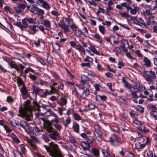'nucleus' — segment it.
<instances>
[{
    "label": "nucleus",
    "instance_id": "obj_1",
    "mask_svg": "<svg viewBox=\"0 0 157 157\" xmlns=\"http://www.w3.org/2000/svg\"><path fill=\"white\" fill-rule=\"evenodd\" d=\"M33 108L30 106L29 101L25 102L23 109L20 108L19 112L21 117L27 121H31L33 118L32 112Z\"/></svg>",
    "mask_w": 157,
    "mask_h": 157
},
{
    "label": "nucleus",
    "instance_id": "obj_2",
    "mask_svg": "<svg viewBox=\"0 0 157 157\" xmlns=\"http://www.w3.org/2000/svg\"><path fill=\"white\" fill-rule=\"evenodd\" d=\"M44 147L49 155L52 157H54L61 152L58 145L53 142L49 143V146L44 145Z\"/></svg>",
    "mask_w": 157,
    "mask_h": 157
},
{
    "label": "nucleus",
    "instance_id": "obj_3",
    "mask_svg": "<svg viewBox=\"0 0 157 157\" xmlns=\"http://www.w3.org/2000/svg\"><path fill=\"white\" fill-rule=\"evenodd\" d=\"M146 81L149 84L152 83L153 79L156 78V76L155 72L151 70L150 71H145L144 77Z\"/></svg>",
    "mask_w": 157,
    "mask_h": 157
},
{
    "label": "nucleus",
    "instance_id": "obj_4",
    "mask_svg": "<svg viewBox=\"0 0 157 157\" xmlns=\"http://www.w3.org/2000/svg\"><path fill=\"white\" fill-rule=\"evenodd\" d=\"M47 132L49 133V136L52 139L55 140L59 139L60 136L59 132L54 130V128Z\"/></svg>",
    "mask_w": 157,
    "mask_h": 157
},
{
    "label": "nucleus",
    "instance_id": "obj_5",
    "mask_svg": "<svg viewBox=\"0 0 157 157\" xmlns=\"http://www.w3.org/2000/svg\"><path fill=\"white\" fill-rule=\"evenodd\" d=\"M109 139L111 142V144L113 146L117 147L119 145L120 142L117 137L115 136L110 137Z\"/></svg>",
    "mask_w": 157,
    "mask_h": 157
},
{
    "label": "nucleus",
    "instance_id": "obj_6",
    "mask_svg": "<svg viewBox=\"0 0 157 157\" xmlns=\"http://www.w3.org/2000/svg\"><path fill=\"white\" fill-rule=\"evenodd\" d=\"M41 6L47 10H49L50 8V5L49 3L44 0H38Z\"/></svg>",
    "mask_w": 157,
    "mask_h": 157
},
{
    "label": "nucleus",
    "instance_id": "obj_7",
    "mask_svg": "<svg viewBox=\"0 0 157 157\" xmlns=\"http://www.w3.org/2000/svg\"><path fill=\"white\" fill-rule=\"evenodd\" d=\"M28 9L30 12L34 13L35 14H36L37 10L38 9L37 7V5L34 4L27 6Z\"/></svg>",
    "mask_w": 157,
    "mask_h": 157
},
{
    "label": "nucleus",
    "instance_id": "obj_8",
    "mask_svg": "<svg viewBox=\"0 0 157 157\" xmlns=\"http://www.w3.org/2000/svg\"><path fill=\"white\" fill-rule=\"evenodd\" d=\"M22 97L23 99H26L28 97L27 91L25 85L23 84L22 88L21 89Z\"/></svg>",
    "mask_w": 157,
    "mask_h": 157
},
{
    "label": "nucleus",
    "instance_id": "obj_9",
    "mask_svg": "<svg viewBox=\"0 0 157 157\" xmlns=\"http://www.w3.org/2000/svg\"><path fill=\"white\" fill-rule=\"evenodd\" d=\"M133 8H131V7H128V10H130V13L132 14H136L138 11L139 10L140 8L138 6L135 7L133 6Z\"/></svg>",
    "mask_w": 157,
    "mask_h": 157
},
{
    "label": "nucleus",
    "instance_id": "obj_10",
    "mask_svg": "<svg viewBox=\"0 0 157 157\" xmlns=\"http://www.w3.org/2000/svg\"><path fill=\"white\" fill-rule=\"evenodd\" d=\"M44 124L46 125V128L47 131H50L51 130L53 129L54 128L51 126L52 125V123L50 121L44 119Z\"/></svg>",
    "mask_w": 157,
    "mask_h": 157
},
{
    "label": "nucleus",
    "instance_id": "obj_11",
    "mask_svg": "<svg viewBox=\"0 0 157 157\" xmlns=\"http://www.w3.org/2000/svg\"><path fill=\"white\" fill-rule=\"evenodd\" d=\"M81 78L82 81L80 82L82 85H88V81L89 80L88 76L83 75L81 76Z\"/></svg>",
    "mask_w": 157,
    "mask_h": 157
},
{
    "label": "nucleus",
    "instance_id": "obj_12",
    "mask_svg": "<svg viewBox=\"0 0 157 157\" xmlns=\"http://www.w3.org/2000/svg\"><path fill=\"white\" fill-rule=\"evenodd\" d=\"M144 65L147 67H150L151 66L152 63L149 59L147 57H144L143 60Z\"/></svg>",
    "mask_w": 157,
    "mask_h": 157
},
{
    "label": "nucleus",
    "instance_id": "obj_13",
    "mask_svg": "<svg viewBox=\"0 0 157 157\" xmlns=\"http://www.w3.org/2000/svg\"><path fill=\"white\" fill-rule=\"evenodd\" d=\"M58 24L63 29L65 33L68 32L69 27L68 25H66L65 24L62 23L61 22H59Z\"/></svg>",
    "mask_w": 157,
    "mask_h": 157
},
{
    "label": "nucleus",
    "instance_id": "obj_14",
    "mask_svg": "<svg viewBox=\"0 0 157 157\" xmlns=\"http://www.w3.org/2000/svg\"><path fill=\"white\" fill-rule=\"evenodd\" d=\"M81 145L84 150H88L90 147V144L85 142H82Z\"/></svg>",
    "mask_w": 157,
    "mask_h": 157
},
{
    "label": "nucleus",
    "instance_id": "obj_15",
    "mask_svg": "<svg viewBox=\"0 0 157 157\" xmlns=\"http://www.w3.org/2000/svg\"><path fill=\"white\" fill-rule=\"evenodd\" d=\"M94 131L98 135H102L103 133L101 131V128L99 126L97 125H95L94 126Z\"/></svg>",
    "mask_w": 157,
    "mask_h": 157
},
{
    "label": "nucleus",
    "instance_id": "obj_16",
    "mask_svg": "<svg viewBox=\"0 0 157 157\" xmlns=\"http://www.w3.org/2000/svg\"><path fill=\"white\" fill-rule=\"evenodd\" d=\"M147 144V142L146 143L143 144H141V143L139 142H137L135 144L136 147L138 149L143 148L145 147L146 145Z\"/></svg>",
    "mask_w": 157,
    "mask_h": 157
},
{
    "label": "nucleus",
    "instance_id": "obj_17",
    "mask_svg": "<svg viewBox=\"0 0 157 157\" xmlns=\"http://www.w3.org/2000/svg\"><path fill=\"white\" fill-rule=\"evenodd\" d=\"M9 63L11 68H13L15 69L17 71H19V67L14 62L11 61L10 62H9Z\"/></svg>",
    "mask_w": 157,
    "mask_h": 157
},
{
    "label": "nucleus",
    "instance_id": "obj_18",
    "mask_svg": "<svg viewBox=\"0 0 157 157\" xmlns=\"http://www.w3.org/2000/svg\"><path fill=\"white\" fill-rule=\"evenodd\" d=\"M153 15V13H152L150 15H149L148 17H145L147 20V23L148 25H150L151 24V20L155 17Z\"/></svg>",
    "mask_w": 157,
    "mask_h": 157
},
{
    "label": "nucleus",
    "instance_id": "obj_19",
    "mask_svg": "<svg viewBox=\"0 0 157 157\" xmlns=\"http://www.w3.org/2000/svg\"><path fill=\"white\" fill-rule=\"evenodd\" d=\"M19 125L25 130H26L28 127V126L27 123L24 121H20V122L19 124Z\"/></svg>",
    "mask_w": 157,
    "mask_h": 157
},
{
    "label": "nucleus",
    "instance_id": "obj_20",
    "mask_svg": "<svg viewBox=\"0 0 157 157\" xmlns=\"http://www.w3.org/2000/svg\"><path fill=\"white\" fill-rule=\"evenodd\" d=\"M9 122L13 127H16L19 125V123L15 120L10 119L9 120Z\"/></svg>",
    "mask_w": 157,
    "mask_h": 157
},
{
    "label": "nucleus",
    "instance_id": "obj_21",
    "mask_svg": "<svg viewBox=\"0 0 157 157\" xmlns=\"http://www.w3.org/2000/svg\"><path fill=\"white\" fill-rule=\"evenodd\" d=\"M89 94L90 92L89 89L86 88L85 90L83 92L81 96L83 98H85Z\"/></svg>",
    "mask_w": 157,
    "mask_h": 157
},
{
    "label": "nucleus",
    "instance_id": "obj_22",
    "mask_svg": "<svg viewBox=\"0 0 157 157\" xmlns=\"http://www.w3.org/2000/svg\"><path fill=\"white\" fill-rule=\"evenodd\" d=\"M13 24L14 25L19 27L22 31H23L24 29H25L23 26L22 24L20 22L18 21L14 22Z\"/></svg>",
    "mask_w": 157,
    "mask_h": 157
},
{
    "label": "nucleus",
    "instance_id": "obj_23",
    "mask_svg": "<svg viewBox=\"0 0 157 157\" xmlns=\"http://www.w3.org/2000/svg\"><path fill=\"white\" fill-rule=\"evenodd\" d=\"M60 104L61 105H65L67 102L66 98L65 97H62L60 98Z\"/></svg>",
    "mask_w": 157,
    "mask_h": 157
},
{
    "label": "nucleus",
    "instance_id": "obj_24",
    "mask_svg": "<svg viewBox=\"0 0 157 157\" xmlns=\"http://www.w3.org/2000/svg\"><path fill=\"white\" fill-rule=\"evenodd\" d=\"M121 47H128V42L125 39L123 40H121Z\"/></svg>",
    "mask_w": 157,
    "mask_h": 157
},
{
    "label": "nucleus",
    "instance_id": "obj_25",
    "mask_svg": "<svg viewBox=\"0 0 157 157\" xmlns=\"http://www.w3.org/2000/svg\"><path fill=\"white\" fill-rule=\"evenodd\" d=\"M137 84L136 83V84L134 85V86L133 87H131L129 89V90L130 92L132 93L134 92H137Z\"/></svg>",
    "mask_w": 157,
    "mask_h": 157
},
{
    "label": "nucleus",
    "instance_id": "obj_26",
    "mask_svg": "<svg viewBox=\"0 0 157 157\" xmlns=\"http://www.w3.org/2000/svg\"><path fill=\"white\" fill-rule=\"evenodd\" d=\"M137 89L138 92H141L145 90V87L142 85H140V84L138 83L137 84Z\"/></svg>",
    "mask_w": 157,
    "mask_h": 157
},
{
    "label": "nucleus",
    "instance_id": "obj_27",
    "mask_svg": "<svg viewBox=\"0 0 157 157\" xmlns=\"http://www.w3.org/2000/svg\"><path fill=\"white\" fill-rule=\"evenodd\" d=\"M74 33L75 36L77 37L79 36L82 34V32L78 28L75 30Z\"/></svg>",
    "mask_w": 157,
    "mask_h": 157
},
{
    "label": "nucleus",
    "instance_id": "obj_28",
    "mask_svg": "<svg viewBox=\"0 0 157 157\" xmlns=\"http://www.w3.org/2000/svg\"><path fill=\"white\" fill-rule=\"evenodd\" d=\"M92 152L94 155L96 157H97L99 155V151L96 148H93L92 150Z\"/></svg>",
    "mask_w": 157,
    "mask_h": 157
},
{
    "label": "nucleus",
    "instance_id": "obj_29",
    "mask_svg": "<svg viewBox=\"0 0 157 157\" xmlns=\"http://www.w3.org/2000/svg\"><path fill=\"white\" fill-rule=\"evenodd\" d=\"M34 105H33V109L35 110H36L38 111H39L40 110V106L39 105V104L36 102H33Z\"/></svg>",
    "mask_w": 157,
    "mask_h": 157
},
{
    "label": "nucleus",
    "instance_id": "obj_30",
    "mask_svg": "<svg viewBox=\"0 0 157 157\" xmlns=\"http://www.w3.org/2000/svg\"><path fill=\"white\" fill-rule=\"evenodd\" d=\"M27 20H26V17L23 19L22 20L21 22L23 26L25 29H26L28 27V24L27 22Z\"/></svg>",
    "mask_w": 157,
    "mask_h": 157
},
{
    "label": "nucleus",
    "instance_id": "obj_31",
    "mask_svg": "<svg viewBox=\"0 0 157 157\" xmlns=\"http://www.w3.org/2000/svg\"><path fill=\"white\" fill-rule=\"evenodd\" d=\"M53 125L55 128L57 130L60 131L62 128V127L59 124H53Z\"/></svg>",
    "mask_w": 157,
    "mask_h": 157
},
{
    "label": "nucleus",
    "instance_id": "obj_32",
    "mask_svg": "<svg viewBox=\"0 0 157 157\" xmlns=\"http://www.w3.org/2000/svg\"><path fill=\"white\" fill-rule=\"evenodd\" d=\"M54 116L55 117V118L53 119H52L51 121L52 122H55V123H54V124H59V123H61V122L59 121L58 117V116L55 114L54 115Z\"/></svg>",
    "mask_w": 157,
    "mask_h": 157
},
{
    "label": "nucleus",
    "instance_id": "obj_33",
    "mask_svg": "<svg viewBox=\"0 0 157 157\" xmlns=\"http://www.w3.org/2000/svg\"><path fill=\"white\" fill-rule=\"evenodd\" d=\"M89 48L94 53L97 55H100V54L99 53L98 51L94 46H91Z\"/></svg>",
    "mask_w": 157,
    "mask_h": 157
},
{
    "label": "nucleus",
    "instance_id": "obj_34",
    "mask_svg": "<svg viewBox=\"0 0 157 157\" xmlns=\"http://www.w3.org/2000/svg\"><path fill=\"white\" fill-rule=\"evenodd\" d=\"M152 13L149 10H146V11L143 12V14L145 17H148L149 15L151 14Z\"/></svg>",
    "mask_w": 157,
    "mask_h": 157
},
{
    "label": "nucleus",
    "instance_id": "obj_35",
    "mask_svg": "<svg viewBox=\"0 0 157 157\" xmlns=\"http://www.w3.org/2000/svg\"><path fill=\"white\" fill-rule=\"evenodd\" d=\"M138 129L139 130L142 131V132L145 133L149 131L148 130V129H146L144 127V126H139L138 127Z\"/></svg>",
    "mask_w": 157,
    "mask_h": 157
},
{
    "label": "nucleus",
    "instance_id": "obj_36",
    "mask_svg": "<svg viewBox=\"0 0 157 157\" xmlns=\"http://www.w3.org/2000/svg\"><path fill=\"white\" fill-rule=\"evenodd\" d=\"M76 49L79 51L84 52L85 53V51L83 47L80 45H78L76 46Z\"/></svg>",
    "mask_w": 157,
    "mask_h": 157
},
{
    "label": "nucleus",
    "instance_id": "obj_37",
    "mask_svg": "<svg viewBox=\"0 0 157 157\" xmlns=\"http://www.w3.org/2000/svg\"><path fill=\"white\" fill-rule=\"evenodd\" d=\"M52 93L51 91L48 92V90H46V91L44 92L43 94L41 95V97L43 98H45L47 95H49Z\"/></svg>",
    "mask_w": 157,
    "mask_h": 157
},
{
    "label": "nucleus",
    "instance_id": "obj_38",
    "mask_svg": "<svg viewBox=\"0 0 157 157\" xmlns=\"http://www.w3.org/2000/svg\"><path fill=\"white\" fill-rule=\"evenodd\" d=\"M99 29L100 33L102 34H104L105 31V27L102 25L99 26Z\"/></svg>",
    "mask_w": 157,
    "mask_h": 157
},
{
    "label": "nucleus",
    "instance_id": "obj_39",
    "mask_svg": "<svg viewBox=\"0 0 157 157\" xmlns=\"http://www.w3.org/2000/svg\"><path fill=\"white\" fill-rule=\"evenodd\" d=\"M137 23H138V25H140V24L144 25L145 26L146 25V24L144 22V21L141 18H139L138 19Z\"/></svg>",
    "mask_w": 157,
    "mask_h": 157
},
{
    "label": "nucleus",
    "instance_id": "obj_40",
    "mask_svg": "<svg viewBox=\"0 0 157 157\" xmlns=\"http://www.w3.org/2000/svg\"><path fill=\"white\" fill-rule=\"evenodd\" d=\"M3 127L7 133H10L12 131V130L10 129L9 127L6 125L4 124L3 125Z\"/></svg>",
    "mask_w": 157,
    "mask_h": 157
},
{
    "label": "nucleus",
    "instance_id": "obj_41",
    "mask_svg": "<svg viewBox=\"0 0 157 157\" xmlns=\"http://www.w3.org/2000/svg\"><path fill=\"white\" fill-rule=\"evenodd\" d=\"M44 26L47 28H49L51 25V23L50 21L48 20H44Z\"/></svg>",
    "mask_w": 157,
    "mask_h": 157
},
{
    "label": "nucleus",
    "instance_id": "obj_42",
    "mask_svg": "<svg viewBox=\"0 0 157 157\" xmlns=\"http://www.w3.org/2000/svg\"><path fill=\"white\" fill-rule=\"evenodd\" d=\"M16 80L17 81V83L18 84L19 86L22 85L23 86V84L25 85L23 81L21 78L17 77Z\"/></svg>",
    "mask_w": 157,
    "mask_h": 157
},
{
    "label": "nucleus",
    "instance_id": "obj_43",
    "mask_svg": "<svg viewBox=\"0 0 157 157\" xmlns=\"http://www.w3.org/2000/svg\"><path fill=\"white\" fill-rule=\"evenodd\" d=\"M36 26L34 25H31L29 27L30 29L33 32V34L35 33L37 31L36 29Z\"/></svg>",
    "mask_w": 157,
    "mask_h": 157
},
{
    "label": "nucleus",
    "instance_id": "obj_44",
    "mask_svg": "<svg viewBox=\"0 0 157 157\" xmlns=\"http://www.w3.org/2000/svg\"><path fill=\"white\" fill-rule=\"evenodd\" d=\"M28 142L29 143V144L32 148L33 149H35L36 148V146L33 144L31 141V140L29 139L27 140Z\"/></svg>",
    "mask_w": 157,
    "mask_h": 157
},
{
    "label": "nucleus",
    "instance_id": "obj_45",
    "mask_svg": "<svg viewBox=\"0 0 157 157\" xmlns=\"http://www.w3.org/2000/svg\"><path fill=\"white\" fill-rule=\"evenodd\" d=\"M73 128L74 129V131L77 132L78 133L79 131V125L77 124H75Z\"/></svg>",
    "mask_w": 157,
    "mask_h": 157
},
{
    "label": "nucleus",
    "instance_id": "obj_46",
    "mask_svg": "<svg viewBox=\"0 0 157 157\" xmlns=\"http://www.w3.org/2000/svg\"><path fill=\"white\" fill-rule=\"evenodd\" d=\"M136 109L140 113H142L144 112V108L143 107H141L139 105H138L137 106Z\"/></svg>",
    "mask_w": 157,
    "mask_h": 157
},
{
    "label": "nucleus",
    "instance_id": "obj_47",
    "mask_svg": "<svg viewBox=\"0 0 157 157\" xmlns=\"http://www.w3.org/2000/svg\"><path fill=\"white\" fill-rule=\"evenodd\" d=\"M94 37L96 39L98 40V42H99L100 43H101L102 42V40L101 39V37L98 34H95L94 36Z\"/></svg>",
    "mask_w": 157,
    "mask_h": 157
},
{
    "label": "nucleus",
    "instance_id": "obj_48",
    "mask_svg": "<svg viewBox=\"0 0 157 157\" xmlns=\"http://www.w3.org/2000/svg\"><path fill=\"white\" fill-rule=\"evenodd\" d=\"M102 152L103 154L104 155V157H108L109 156V154L108 153L107 151L105 149H103L102 150Z\"/></svg>",
    "mask_w": 157,
    "mask_h": 157
},
{
    "label": "nucleus",
    "instance_id": "obj_49",
    "mask_svg": "<svg viewBox=\"0 0 157 157\" xmlns=\"http://www.w3.org/2000/svg\"><path fill=\"white\" fill-rule=\"evenodd\" d=\"M150 114L151 116H153L155 119L157 120V112L155 111H151Z\"/></svg>",
    "mask_w": 157,
    "mask_h": 157
},
{
    "label": "nucleus",
    "instance_id": "obj_50",
    "mask_svg": "<svg viewBox=\"0 0 157 157\" xmlns=\"http://www.w3.org/2000/svg\"><path fill=\"white\" fill-rule=\"evenodd\" d=\"M44 11L42 9H38L37 10L36 14H38V15H44Z\"/></svg>",
    "mask_w": 157,
    "mask_h": 157
},
{
    "label": "nucleus",
    "instance_id": "obj_51",
    "mask_svg": "<svg viewBox=\"0 0 157 157\" xmlns=\"http://www.w3.org/2000/svg\"><path fill=\"white\" fill-rule=\"evenodd\" d=\"M120 15L125 18H127L129 17V15L125 12L120 13Z\"/></svg>",
    "mask_w": 157,
    "mask_h": 157
},
{
    "label": "nucleus",
    "instance_id": "obj_52",
    "mask_svg": "<svg viewBox=\"0 0 157 157\" xmlns=\"http://www.w3.org/2000/svg\"><path fill=\"white\" fill-rule=\"evenodd\" d=\"M33 91L35 93H38L41 90L39 88L36 87L35 86H33Z\"/></svg>",
    "mask_w": 157,
    "mask_h": 157
},
{
    "label": "nucleus",
    "instance_id": "obj_53",
    "mask_svg": "<svg viewBox=\"0 0 157 157\" xmlns=\"http://www.w3.org/2000/svg\"><path fill=\"white\" fill-rule=\"evenodd\" d=\"M135 53L136 55L137 56L139 57H141L143 56V55L141 53L140 50H136V51Z\"/></svg>",
    "mask_w": 157,
    "mask_h": 157
},
{
    "label": "nucleus",
    "instance_id": "obj_54",
    "mask_svg": "<svg viewBox=\"0 0 157 157\" xmlns=\"http://www.w3.org/2000/svg\"><path fill=\"white\" fill-rule=\"evenodd\" d=\"M135 134L136 136H132V138H137L142 136V135L141 133L139 132H136L135 133Z\"/></svg>",
    "mask_w": 157,
    "mask_h": 157
},
{
    "label": "nucleus",
    "instance_id": "obj_55",
    "mask_svg": "<svg viewBox=\"0 0 157 157\" xmlns=\"http://www.w3.org/2000/svg\"><path fill=\"white\" fill-rule=\"evenodd\" d=\"M7 101L8 102L13 103L14 101V100L10 96H8L6 99Z\"/></svg>",
    "mask_w": 157,
    "mask_h": 157
},
{
    "label": "nucleus",
    "instance_id": "obj_56",
    "mask_svg": "<svg viewBox=\"0 0 157 157\" xmlns=\"http://www.w3.org/2000/svg\"><path fill=\"white\" fill-rule=\"evenodd\" d=\"M118 24L120 26L124 28H125L129 30H130V29L126 25H123L120 23H118Z\"/></svg>",
    "mask_w": 157,
    "mask_h": 157
},
{
    "label": "nucleus",
    "instance_id": "obj_57",
    "mask_svg": "<svg viewBox=\"0 0 157 157\" xmlns=\"http://www.w3.org/2000/svg\"><path fill=\"white\" fill-rule=\"evenodd\" d=\"M147 155L148 157H153V155L152 151L149 150L147 152Z\"/></svg>",
    "mask_w": 157,
    "mask_h": 157
},
{
    "label": "nucleus",
    "instance_id": "obj_58",
    "mask_svg": "<svg viewBox=\"0 0 157 157\" xmlns=\"http://www.w3.org/2000/svg\"><path fill=\"white\" fill-rule=\"evenodd\" d=\"M74 117L75 119L77 120H79L81 119V118L80 116L77 113H75L74 114Z\"/></svg>",
    "mask_w": 157,
    "mask_h": 157
},
{
    "label": "nucleus",
    "instance_id": "obj_59",
    "mask_svg": "<svg viewBox=\"0 0 157 157\" xmlns=\"http://www.w3.org/2000/svg\"><path fill=\"white\" fill-rule=\"evenodd\" d=\"M26 20L29 23L33 24L34 23V21L31 18H26Z\"/></svg>",
    "mask_w": 157,
    "mask_h": 157
},
{
    "label": "nucleus",
    "instance_id": "obj_60",
    "mask_svg": "<svg viewBox=\"0 0 157 157\" xmlns=\"http://www.w3.org/2000/svg\"><path fill=\"white\" fill-rule=\"evenodd\" d=\"M51 13L52 14L56 16L60 15L59 13L58 12L54 10H53L52 11Z\"/></svg>",
    "mask_w": 157,
    "mask_h": 157
},
{
    "label": "nucleus",
    "instance_id": "obj_61",
    "mask_svg": "<svg viewBox=\"0 0 157 157\" xmlns=\"http://www.w3.org/2000/svg\"><path fill=\"white\" fill-rule=\"evenodd\" d=\"M69 140L71 143L74 144L76 142L75 139L72 136H70L69 137Z\"/></svg>",
    "mask_w": 157,
    "mask_h": 157
},
{
    "label": "nucleus",
    "instance_id": "obj_62",
    "mask_svg": "<svg viewBox=\"0 0 157 157\" xmlns=\"http://www.w3.org/2000/svg\"><path fill=\"white\" fill-rule=\"evenodd\" d=\"M37 60L40 62L43 65H45L46 64L45 62L41 58H38Z\"/></svg>",
    "mask_w": 157,
    "mask_h": 157
},
{
    "label": "nucleus",
    "instance_id": "obj_63",
    "mask_svg": "<svg viewBox=\"0 0 157 157\" xmlns=\"http://www.w3.org/2000/svg\"><path fill=\"white\" fill-rule=\"evenodd\" d=\"M144 44L147 47L149 48H150L151 47H152V45L148 42L147 41H146L144 42Z\"/></svg>",
    "mask_w": 157,
    "mask_h": 157
},
{
    "label": "nucleus",
    "instance_id": "obj_64",
    "mask_svg": "<svg viewBox=\"0 0 157 157\" xmlns=\"http://www.w3.org/2000/svg\"><path fill=\"white\" fill-rule=\"evenodd\" d=\"M12 139L16 143H18L20 142V140L16 136H14L13 137Z\"/></svg>",
    "mask_w": 157,
    "mask_h": 157
}]
</instances>
